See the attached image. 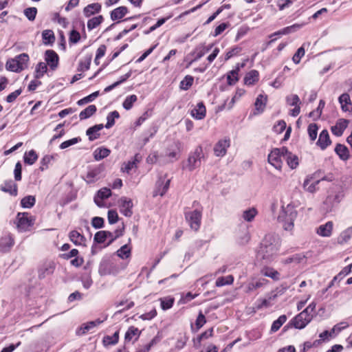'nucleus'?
Segmentation results:
<instances>
[{"instance_id": "obj_1", "label": "nucleus", "mask_w": 352, "mask_h": 352, "mask_svg": "<svg viewBox=\"0 0 352 352\" xmlns=\"http://www.w3.org/2000/svg\"><path fill=\"white\" fill-rule=\"evenodd\" d=\"M280 246V241L277 235H265L257 252V258L267 263L271 262L278 254Z\"/></svg>"}, {"instance_id": "obj_2", "label": "nucleus", "mask_w": 352, "mask_h": 352, "mask_svg": "<svg viewBox=\"0 0 352 352\" xmlns=\"http://www.w3.org/2000/svg\"><path fill=\"white\" fill-rule=\"evenodd\" d=\"M298 212L293 204L282 206L281 210L277 217V220L282 224L286 231H292L294 228V221L297 218Z\"/></svg>"}, {"instance_id": "obj_3", "label": "nucleus", "mask_w": 352, "mask_h": 352, "mask_svg": "<svg viewBox=\"0 0 352 352\" xmlns=\"http://www.w3.org/2000/svg\"><path fill=\"white\" fill-rule=\"evenodd\" d=\"M28 60V55L23 53L16 56L14 58L8 60L6 63V67L8 70L19 72L27 66Z\"/></svg>"}, {"instance_id": "obj_4", "label": "nucleus", "mask_w": 352, "mask_h": 352, "mask_svg": "<svg viewBox=\"0 0 352 352\" xmlns=\"http://www.w3.org/2000/svg\"><path fill=\"white\" fill-rule=\"evenodd\" d=\"M285 153H287V148L285 147L274 148L268 155V162L276 169L280 170Z\"/></svg>"}, {"instance_id": "obj_5", "label": "nucleus", "mask_w": 352, "mask_h": 352, "mask_svg": "<svg viewBox=\"0 0 352 352\" xmlns=\"http://www.w3.org/2000/svg\"><path fill=\"white\" fill-rule=\"evenodd\" d=\"M203 157V151L201 147H197L195 151L190 154L188 158L186 168L192 171L201 165V159Z\"/></svg>"}, {"instance_id": "obj_6", "label": "nucleus", "mask_w": 352, "mask_h": 352, "mask_svg": "<svg viewBox=\"0 0 352 352\" xmlns=\"http://www.w3.org/2000/svg\"><path fill=\"white\" fill-rule=\"evenodd\" d=\"M170 183V179L167 177L166 174L160 176L155 184L153 197L164 196L169 188Z\"/></svg>"}, {"instance_id": "obj_7", "label": "nucleus", "mask_w": 352, "mask_h": 352, "mask_svg": "<svg viewBox=\"0 0 352 352\" xmlns=\"http://www.w3.org/2000/svg\"><path fill=\"white\" fill-rule=\"evenodd\" d=\"M17 228L21 232L26 231L34 224V219L28 212H19L17 214Z\"/></svg>"}, {"instance_id": "obj_8", "label": "nucleus", "mask_w": 352, "mask_h": 352, "mask_svg": "<svg viewBox=\"0 0 352 352\" xmlns=\"http://www.w3.org/2000/svg\"><path fill=\"white\" fill-rule=\"evenodd\" d=\"M185 217L190 228L197 231L200 226L201 219V212L198 210L186 212Z\"/></svg>"}, {"instance_id": "obj_9", "label": "nucleus", "mask_w": 352, "mask_h": 352, "mask_svg": "<svg viewBox=\"0 0 352 352\" xmlns=\"http://www.w3.org/2000/svg\"><path fill=\"white\" fill-rule=\"evenodd\" d=\"M122 234L121 232H119L118 230L116 232V234L105 230L98 231L96 233L94 236V241L98 243H104L107 239H109V241L108 245L111 244L115 239L119 237Z\"/></svg>"}, {"instance_id": "obj_10", "label": "nucleus", "mask_w": 352, "mask_h": 352, "mask_svg": "<svg viewBox=\"0 0 352 352\" xmlns=\"http://www.w3.org/2000/svg\"><path fill=\"white\" fill-rule=\"evenodd\" d=\"M313 315L302 311L294 318V326L296 329H303L311 321Z\"/></svg>"}, {"instance_id": "obj_11", "label": "nucleus", "mask_w": 352, "mask_h": 352, "mask_svg": "<svg viewBox=\"0 0 352 352\" xmlns=\"http://www.w3.org/2000/svg\"><path fill=\"white\" fill-rule=\"evenodd\" d=\"M120 212L126 217H131L133 214V206L132 200L127 197H121L119 201Z\"/></svg>"}, {"instance_id": "obj_12", "label": "nucleus", "mask_w": 352, "mask_h": 352, "mask_svg": "<svg viewBox=\"0 0 352 352\" xmlns=\"http://www.w3.org/2000/svg\"><path fill=\"white\" fill-rule=\"evenodd\" d=\"M55 270V263L52 261L44 262L39 267L38 276L40 279L45 278L54 273Z\"/></svg>"}, {"instance_id": "obj_13", "label": "nucleus", "mask_w": 352, "mask_h": 352, "mask_svg": "<svg viewBox=\"0 0 352 352\" xmlns=\"http://www.w3.org/2000/svg\"><path fill=\"white\" fill-rule=\"evenodd\" d=\"M45 61L52 70H55L58 67L59 58L54 50H47L45 52Z\"/></svg>"}, {"instance_id": "obj_14", "label": "nucleus", "mask_w": 352, "mask_h": 352, "mask_svg": "<svg viewBox=\"0 0 352 352\" xmlns=\"http://www.w3.org/2000/svg\"><path fill=\"white\" fill-rule=\"evenodd\" d=\"M230 146V140L223 139L218 141L214 146V155L217 157H223L226 154L227 148Z\"/></svg>"}, {"instance_id": "obj_15", "label": "nucleus", "mask_w": 352, "mask_h": 352, "mask_svg": "<svg viewBox=\"0 0 352 352\" xmlns=\"http://www.w3.org/2000/svg\"><path fill=\"white\" fill-rule=\"evenodd\" d=\"M320 182V179L314 180L313 175H309L304 180L302 185L303 189L307 192L314 193L318 190V188L317 186Z\"/></svg>"}, {"instance_id": "obj_16", "label": "nucleus", "mask_w": 352, "mask_h": 352, "mask_svg": "<svg viewBox=\"0 0 352 352\" xmlns=\"http://www.w3.org/2000/svg\"><path fill=\"white\" fill-rule=\"evenodd\" d=\"M111 195V191L108 188H102L98 191L97 195L94 197V202L99 207L104 206L103 200L109 198Z\"/></svg>"}, {"instance_id": "obj_17", "label": "nucleus", "mask_w": 352, "mask_h": 352, "mask_svg": "<svg viewBox=\"0 0 352 352\" xmlns=\"http://www.w3.org/2000/svg\"><path fill=\"white\" fill-rule=\"evenodd\" d=\"M14 244V239L10 234L5 235L0 239V250L2 252H8Z\"/></svg>"}, {"instance_id": "obj_18", "label": "nucleus", "mask_w": 352, "mask_h": 352, "mask_svg": "<svg viewBox=\"0 0 352 352\" xmlns=\"http://www.w3.org/2000/svg\"><path fill=\"white\" fill-rule=\"evenodd\" d=\"M333 223L328 221L324 224L320 225L316 230V233L322 237H329L332 234Z\"/></svg>"}, {"instance_id": "obj_19", "label": "nucleus", "mask_w": 352, "mask_h": 352, "mask_svg": "<svg viewBox=\"0 0 352 352\" xmlns=\"http://www.w3.org/2000/svg\"><path fill=\"white\" fill-rule=\"evenodd\" d=\"M212 47V45H210L208 46H206L205 45H200L197 46L194 52H192V55L195 56L193 60L188 64V67L194 61H197L200 59L202 56L205 55L207 52H208Z\"/></svg>"}, {"instance_id": "obj_20", "label": "nucleus", "mask_w": 352, "mask_h": 352, "mask_svg": "<svg viewBox=\"0 0 352 352\" xmlns=\"http://www.w3.org/2000/svg\"><path fill=\"white\" fill-rule=\"evenodd\" d=\"M303 25H304L303 23H302V24L296 23L291 26L284 28L282 30H278V31L272 34L270 36V38H273V36H282V35L294 33V32H296L297 30H298L299 29H300L301 28H302Z\"/></svg>"}, {"instance_id": "obj_21", "label": "nucleus", "mask_w": 352, "mask_h": 352, "mask_svg": "<svg viewBox=\"0 0 352 352\" xmlns=\"http://www.w3.org/2000/svg\"><path fill=\"white\" fill-rule=\"evenodd\" d=\"M104 320L97 319L94 321H90L87 323L82 324L81 327L78 329L77 333L78 335H84L89 332L90 330L97 327L103 322Z\"/></svg>"}, {"instance_id": "obj_22", "label": "nucleus", "mask_w": 352, "mask_h": 352, "mask_svg": "<svg viewBox=\"0 0 352 352\" xmlns=\"http://www.w3.org/2000/svg\"><path fill=\"white\" fill-rule=\"evenodd\" d=\"M1 190L9 193L10 195H17V184L12 180L4 182L0 187Z\"/></svg>"}, {"instance_id": "obj_23", "label": "nucleus", "mask_w": 352, "mask_h": 352, "mask_svg": "<svg viewBox=\"0 0 352 352\" xmlns=\"http://www.w3.org/2000/svg\"><path fill=\"white\" fill-rule=\"evenodd\" d=\"M69 237L72 242L76 245L86 246L85 237L76 230H73L69 232Z\"/></svg>"}, {"instance_id": "obj_24", "label": "nucleus", "mask_w": 352, "mask_h": 352, "mask_svg": "<svg viewBox=\"0 0 352 352\" xmlns=\"http://www.w3.org/2000/svg\"><path fill=\"white\" fill-rule=\"evenodd\" d=\"M206 107L203 102H199L191 111V116L197 120H202L206 116Z\"/></svg>"}, {"instance_id": "obj_25", "label": "nucleus", "mask_w": 352, "mask_h": 352, "mask_svg": "<svg viewBox=\"0 0 352 352\" xmlns=\"http://www.w3.org/2000/svg\"><path fill=\"white\" fill-rule=\"evenodd\" d=\"M316 144L322 150L325 149L331 144L329 135L327 130L321 131Z\"/></svg>"}, {"instance_id": "obj_26", "label": "nucleus", "mask_w": 352, "mask_h": 352, "mask_svg": "<svg viewBox=\"0 0 352 352\" xmlns=\"http://www.w3.org/2000/svg\"><path fill=\"white\" fill-rule=\"evenodd\" d=\"M339 103L341 105V108L344 111H349L352 109V103L351 101L350 96L348 94H342L338 98Z\"/></svg>"}, {"instance_id": "obj_27", "label": "nucleus", "mask_w": 352, "mask_h": 352, "mask_svg": "<svg viewBox=\"0 0 352 352\" xmlns=\"http://www.w3.org/2000/svg\"><path fill=\"white\" fill-rule=\"evenodd\" d=\"M128 12V8L125 6H120L111 12L110 16L112 21L122 19Z\"/></svg>"}, {"instance_id": "obj_28", "label": "nucleus", "mask_w": 352, "mask_h": 352, "mask_svg": "<svg viewBox=\"0 0 352 352\" xmlns=\"http://www.w3.org/2000/svg\"><path fill=\"white\" fill-rule=\"evenodd\" d=\"M268 283V280L265 278H259L256 280L250 282L247 285L246 292L249 293L257 289H259Z\"/></svg>"}, {"instance_id": "obj_29", "label": "nucleus", "mask_w": 352, "mask_h": 352, "mask_svg": "<svg viewBox=\"0 0 352 352\" xmlns=\"http://www.w3.org/2000/svg\"><path fill=\"white\" fill-rule=\"evenodd\" d=\"M141 160V156L139 154H136L134 156V159L131 161H129L128 162H124L122 167L121 170L122 172H126L127 173H129L131 170L137 167V164L139 163Z\"/></svg>"}, {"instance_id": "obj_30", "label": "nucleus", "mask_w": 352, "mask_h": 352, "mask_svg": "<svg viewBox=\"0 0 352 352\" xmlns=\"http://www.w3.org/2000/svg\"><path fill=\"white\" fill-rule=\"evenodd\" d=\"M349 122L346 120H340L331 128L332 133L336 136L342 135L344 129L347 127Z\"/></svg>"}, {"instance_id": "obj_31", "label": "nucleus", "mask_w": 352, "mask_h": 352, "mask_svg": "<svg viewBox=\"0 0 352 352\" xmlns=\"http://www.w3.org/2000/svg\"><path fill=\"white\" fill-rule=\"evenodd\" d=\"M352 237V227L343 230L337 238L338 243L343 245L349 241Z\"/></svg>"}, {"instance_id": "obj_32", "label": "nucleus", "mask_w": 352, "mask_h": 352, "mask_svg": "<svg viewBox=\"0 0 352 352\" xmlns=\"http://www.w3.org/2000/svg\"><path fill=\"white\" fill-rule=\"evenodd\" d=\"M104 126L102 124H96L94 126L89 128L87 130V135L89 136V140L90 141H93L97 139L100 136V133H98L100 130L103 129Z\"/></svg>"}, {"instance_id": "obj_33", "label": "nucleus", "mask_w": 352, "mask_h": 352, "mask_svg": "<svg viewBox=\"0 0 352 352\" xmlns=\"http://www.w3.org/2000/svg\"><path fill=\"white\" fill-rule=\"evenodd\" d=\"M100 10L101 5L98 3H94L87 6L83 10V13L86 17H89L91 15L99 12Z\"/></svg>"}, {"instance_id": "obj_34", "label": "nucleus", "mask_w": 352, "mask_h": 352, "mask_svg": "<svg viewBox=\"0 0 352 352\" xmlns=\"http://www.w3.org/2000/svg\"><path fill=\"white\" fill-rule=\"evenodd\" d=\"M267 98L264 96L260 94L256 98V100L254 103L255 111L254 114H258L263 111L265 104H266Z\"/></svg>"}, {"instance_id": "obj_35", "label": "nucleus", "mask_w": 352, "mask_h": 352, "mask_svg": "<svg viewBox=\"0 0 352 352\" xmlns=\"http://www.w3.org/2000/svg\"><path fill=\"white\" fill-rule=\"evenodd\" d=\"M284 160L287 161V165L292 169H295L298 166V158L296 155L292 154V153L287 151V153H285Z\"/></svg>"}, {"instance_id": "obj_36", "label": "nucleus", "mask_w": 352, "mask_h": 352, "mask_svg": "<svg viewBox=\"0 0 352 352\" xmlns=\"http://www.w3.org/2000/svg\"><path fill=\"white\" fill-rule=\"evenodd\" d=\"M258 80V72L256 70H251L248 72L244 78L245 84L252 85Z\"/></svg>"}, {"instance_id": "obj_37", "label": "nucleus", "mask_w": 352, "mask_h": 352, "mask_svg": "<svg viewBox=\"0 0 352 352\" xmlns=\"http://www.w3.org/2000/svg\"><path fill=\"white\" fill-rule=\"evenodd\" d=\"M102 168L101 167H96L88 171L87 174V179L88 182H94L100 177Z\"/></svg>"}, {"instance_id": "obj_38", "label": "nucleus", "mask_w": 352, "mask_h": 352, "mask_svg": "<svg viewBox=\"0 0 352 352\" xmlns=\"http://www.w3.org/2000/svg\"><path fill=\"white\" fill-rule=\"evenodd\" d=\"M261 272L263 276L270 277L274 280H278L280 278V274L278 272L271 267H263Z\"/></svg>"}, {"instance_id": "obj_39", "label": "nucleus", "mask_w": 352, "mask_h": 352, "mask_svg": "<svg viewBox=\"0 0 352 352\" xmlns=\"http://www.w3.org/2000/svg\"><path fill=\"white\" fill-rule=\"evenodd\" d=\"M97 108L94 104L88 106L86 109L82 111L79 114L80 120H82L91 117L96 112Z\"/></svg>"}, {"instance_id": "obj_40", "label": "nucleus", "mask_w": 352, "mask_h": 352, "mask_svg": "<svg viewBox=\"0 0 352 352\" xmlns=\"http://www.w3.org/2000/svg\"><path fill=\"white\" fill-rule=\"evenodd\" d=\"M335 151L342 160H346L349 159V151L345 146L340 144H337L335 148Z\"/></svg>"}, {"instance_id": "obj_41", "label": "nucleus", "mask_w": 352, "mask_h": 352, "mask_svg": "<svg viewBox=\"0 0 352 352\" xmlns=\"http://www.w3.org/2000/svg\"><path fill=\"white\" fill-rule=\"evenodd\" d=\"M47 65L44 62L38 63L35 69V78L39 79L47 72Z\"/></svg>"}, {"instance_id": "obj_42", "label": "nucleus", "mask_w": 352, "mask_h": 352, "mask_svg": "<svg viewBox=\"0 0 352 352\" xmlns=\"http://www.w3.org/2000/svg\"><path fill=\"white\" fill-rule=\"evenodd\" d=\"M140 334V331L137 327L133 326L130 327L125 333V340L131 341L134 337L137 339Z\"/></svg>"}, {"instance_id": "obj_43", "label": "nucleus", "mask_w": 352, "mask_h": 352, "mask_svg": "<svg viewBox=\"0 0 352 352\" xmlns=\"http://www.w3.org/2000/svg\"><path fill=\"white\" fill-rule=\"evenodd\" d=\"M131 249L128 244L122 245L118 251L117 255L124 259L130 257Z\"/></svg>"}, {"instance_id": "obj_44", "label": "nucleus", "mask_w": 352, "mask_h": 352, "mask_svg": "<svg viewBox=\"0 0 352 352\" xmlns=\"http://www.w3.org/2000/svg\"><path fill=\"white\" fill-rule=\"evenodd\" d=\"M37 159L38 155L34 150H31L29 152L25 153L24 162L29 165H32L34 164Z\"/></svg>"}, {"instance_id": "obj_45", "label": "nucleus", "mask_w": 352, "mask_h": 352, "mask_svg": "<svg viewBox=\"0 0 352 352\" xmlns=\"http://www.w3.org/2000/svg\"><path fill=\"white\" fill-rule=\"evenodd\" d=\"M234 278L232 275L227 276L226 277L221 276L217 278L216 281L217 287H222L224 285H228L233 283Z\"/></svg>"}, {"instance_id": "obj_46", "label": "nucleus", "mask_w": 352, "mask_h": 352, "mask_svg": "<svg viewBox=\"0 0 352 352\" xmlns=\"http://www.w3.org/2000/svg\"><path fill=\"white\" fill-rule=\"evenodd\" d=\"M287 317L285 315H282L279 316V318L273 322L271 327V331L276 332L277 331L280 327L286 322Z\"/></svg>"}, {"instance_id": "obj_47", "label": "nucleus", "mask_w": 352, "mask_h": 352, "mask_svg": "<svg viewBox=\"0 0 352 352\" xmlns=\"http://www.w3.org/2000/svg\"><path fill=\"white\" fill-rule=\"evenodd\" d=\"M103 21L102 16L100 15L89 19L87 22V28L91 30L98 26Z\"/></svg>"}, {"instance_id": "obj_48", "label": "nucleus", "mask_w": 352, "mask_h": 352, "mask_svg": "<svg viewBox=\"0 0 352 352\" xmlns=\"http://www.w3.org/2000/svg\"><path fill=\"white\" fill-rule=\"evenodd\" d=\"M36 202L35 197L32 195L26 196L21 201V204L23 208H30Z\"/></svg>"}, {"instance_id": "obj_49", "label": "nucleus", "mask_w": 352, "mask_h": 352, "mask_svg": "<svg viewBox=\"0 0 352 352\" xmlns=\"http://www.w3.org/2000/svg\"><path fill=\"white\" fill-rule=\"evenodd\" d=\"M138 98L136 95H131L127 96L123 102L122 106L126 110H129L132 108L133 104L137 101Z\"/></svg>"}, {"instance_id": "obj_50", "label": "nucleus", "mask_w": 352, "mask_h": 352, "mask_svg": "<svg viewBox=\"0 0 352 352\" xmlns=\"http://www.w3.org/2000/svg\"><path fill=\"white\" fill-rule=\"evenodd\" d=\"M110 154V150L105 148H97L94 151V157L96 160H100Z\"/></svg>"}, {"instance_id": "obj_51", "label": "nucleus", "mask_w": 352, "mask_h": 352, "mask_svg": "<svg viewBox=\"0 0 352 352\" xmlns=\"http://www.w3.org/2000/svg\"><path fill=\"white\" fill-rule=\"evenodd\" d=\"M42 37L45 44L52 43L55 39L53 31L50 30H44L42 33Z\"/></svg>"}, {"instance_id": "obj_52", "label": "nucleus", "mask_w": 352, "mask_h": 352, "mask_svg": "<svg viewBox=\"0 0 352 352\" xmlns=\"http://www.w3.org/2000/svg\"><path fill=\"white\" fill-rule=\"evenodd\" d=\"M120 117L119 113L117 111L111 112L107 117V122L105 127L107 129L111 128L115 124V119Z\"/></svg>"}, {"instance_id": "obj_53", "label": "nucleus", "mask_w": 352, "mask_h": 352, "mask_svg": "<svg viewBox=\"0 0 352 352\" xmlns=\"http://www.w3.org/2000/svg\"><path fill=\"white\" fill-rule=\"evenodd\" d=\"M239 67L238 66L236 69L232 70L227 76L228 83L230 85L235 84L238 81V72Z\"/></svg>"}, {"instance_id": "obj_54", "label": "nucleus", "mask_w": 352, "mask_h": 352, "mask_svg": "<svg viewBox=\"0 0 352 352\" xmlns=\"http://www.w3.org/2000/svg\"><path fill=\"white\" fill-rule=\"evenodd\" d=\"M119 340V332L116 331L113 336H107L104 338L103 342L106 345L116 344Z\"/></svg>"}, {"instance_id": "obj_55", "label": "nucleus", "mask_w": 352, "mask_h": 352, "mask_svg": "<svg viewBox=\"0 0 352 352\" xmlns=\"http://www.w3.org/2000/svg\"><path fill=\"white\" fill-rule=\"evenodd\" d=\"M318 127L316 124L312 123L308 126L307 131L309 138L311 141H314L318 135Z\"/></svg>"}, {"instance_id": "obj_56", "label": "nucleus", "mask_w": 352, "mask_h": 352, "mask_svg": "<svg viewBox=\"0 0 352 352\" xmlns=\"http://www.w3.org/2000/svg\"><path fill=\"white\" fill-rule=\"evenodd\" d=\"M325 102L323 100H320L318 108L309 113V117L314 118H318L322 114L323 108L324 107Z\"/></svg>"}, {"instance_id": "obj_57", "label": "nucleus", "mask_w": 352, "mask_h": 352, "mask_svg": "<svg viewBox=\"0 0 352 352\" xmlns=\"http://www.w3.org/2000/svg\"><path fill=\"white\" fill-rule=\"evenodd\" d=\"M256 214H257V211L255 208H250L248 210H245L243 212V218L245 221L250 222L254 219V218L255 217Z\"/></svg>"}, {"instance_id": "obj_58", "label": "nucleus", "mask_w": 352, "mask_h": 352, "mask_svg": "<svg viewBox=\"0 0 352 352\" xmlns=\"http://www.w3.org/2000/svg\"><path fill=\"white\" fill-rule=\"evenodd\" d=\"M131 75V72H129L128 73H126V74H124L123 76L121 77V79L116 82H114L113 84L107 87L105 89H104V92H109L111 90H112L113 88L116 87L118 85H119L120 84H121L122 82H124L126 80H127Z\"/></svg>"}, {"instance_id": "obj_59", "label": "nucleus", "mask_w": 352, "mask_h": 352, "mask_svg": "<svg viewBox=\"0 0 352 352\" xmlns=\"http://www.w3.org/2000/svg\"><path fill=\"white\" fill-rule=\"evenodd\" d=\"M98 95H99V91H95V92L92 93L91 94L79 100L77 102V104L79 106H82L86 103L92 102L96 97H98Z\"/></svg>"}, {"instance_id": "obj_60", "label": "nucleus", "mask_w": 352, "mask_h": 352, "mask_svg": "<svg viewBox=\"0 0 352 352\" xmlns=\"http://www.w3.org/2000/svg\"><path fill=\"white\" fill-rule=\"evenodd\" d=\"M286 102L290 106H296L300 104V100L298 95L290 94L286 97Z\"/></svg>"}, {"instance_id": "obj_61", "label": "nucleus", "mask_w": 352, "mask_h": 352, "mask_svg": "<svg viewBox=\"0 0 352 352\" xmlns=\"http://www.w3.org/2000/svg\"><path fill=\"white\" fill-rule=\"evenodd\" d=\"M161 307L163 310L170 309L174 303L173 298H160Z\"/></svg>"}, {"instance_id": "obj_62", "label": "nucleus", "mask_w": 352, "mask_h": 352, "mask_svg": "<svg viewBox=\"0 0 352 352\" xmlns=\"http://www.w3.org/2000/svg\"><path fill=\"white\" fill-rule=\"evenodd\" d=\"M193 82V78L190 76H186L180 82V88L184 90L188 89Z\"/></svg>"}, {"instance_id": "obj_63", "label": "nucleus", "mask_w": 352, "mask_h": 352, "mask_svg": "<svg viewBox=\"0 0 352 352\" xmlns=\"http://www.w3.org/2000/svg\"><path fill=\"white\" fill-rule=\"evenodd\" d=\"M80 140H81L80 138H74L72 139L66 140L60 144V149L67 148L72 145H74V144L78 143Z\"/></svg>"}, {"instance_id": "obj_64", "label": "nucleus", "mask_w": 352, "mask_h": 352, "mask_svg": "<svg viewBox=\"0 0 352 352\" xmlns=\"http://www.w3.org/2000/svg\"><path fill=\"white\" fill-rule=\"evenodd\" d=\"M37 13V9L34 7L25 9L24 14L30 20L34 21Z\"/></svg>"}]
</instances>
